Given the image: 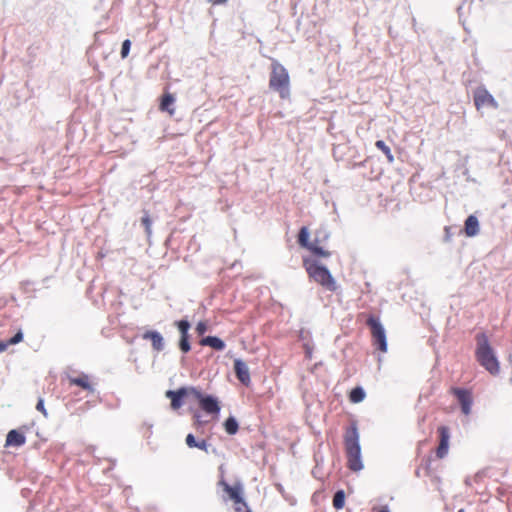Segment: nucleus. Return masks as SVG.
<instances>
[{"instance_id":"f257e3e1","label":"nucleus","mask_w":512,"mask_h":512,"mask_svg":"<svg viewBox=\"0 0 512 512\" xmlns=\"http://www.w3.org/2000/svg\"><path fill=\"white\" fill-rule=\"evenodd\" d=\"M359 432L356 423H353L345 432L344 445L347 457V465L352 471L363 469Z\"/></svg>"},{"instance_id":"f03ea898","label":"nucleus","mask_w":512,"mask_h":512,"mask_svg":"<svg viewBox=\"0 0 512 512\" xmlns=\"http://www.w3.org/2000/svg\"><path fill=\"white\" fill-rule=\"evenodd\" d=\"M476 342L475 354L477 361L490 374L497 375L500 372V365L493 348L489 344L488 337L484 333L478 334Z\"/></svg>"},{"instance_id":"7ed1b4c3","label":"nucleus","mask_w":512,"mask_h":512,"mask_svg":"<svg viewBox=\"0 0 512 512\" xmlns=\"http://www.w3.org/2000/svg\"><path fill=\"white\" fill-rule=\"evenodd\" d=\"M304 266L309 276L317 283L324 286L330 291L336 290V281L331 275L330 271L317 261L311 259H304Z\"/></svg>"},{"instance_id":"20e7f679","label":"nucleus","mask_w":512,"mask_h":512,"mask_svg":"<svg viewBox=\"0 0 512 512\" xmlns=\"http://www.w3.org/2000/svg\"><path fill=\"white\" fill-rule=\"evenodd\" d=\"M270 88L279 92L282 98L289 95V75L286 68L277 61L272 62V72L269 80Z\"/></svg>"},{"instance_id":"39448f33","label":"nucleus","mask_w":512,"mask_h":512,"mask_svg":"<svg viewBox=\"0 0 512 512\" xmlns=\"http://www.w3.org/2000/svg\"><path fill=\"white\" fill-rule=\"evenodd\" d=\"M371 330L374 345L382 352L387 351L386 331L379 318L370 315L366 321Z\"/></svg>"},{"instance_id":"423d86ee","label":"nucleus","mask_w":512,"mask_h":512,"mask_svg":"<svg viewBox=\"0 0 512 512\" xmlns=\"http://www.w3.org/2000/svg\"><path fill=\"white\" fill-rule=\"evenodd\" d=\"M192 398L199 402L200 407L208 414L218 415L220 413L219 401L212 395H204L195 387H190Z\"/></svg>"},{"instance_id":"0eeeda50","label":"nucleus","mask_w":512,"mask_h":512,"mask_svg":"<svg viewBox=\"0 0 512 512\" xmlns=\"http://www.w3.org/2000/svg\"><path fill=\"white\" fill-rule=\"evenodd\" d=\"M218 485L223 488V491L227 494L225 500H232L235 504H241L244 508H247V504L243 499V487L242 484L237 483L234 486L229 485L222 477Z\"/></svg>"},{"instance_id":"6e6552de","label":"nucleus","mask_w":512,"mask_h":512,"mask_svg":"<svg viewBox=\"0 0 512 512\" xmlns=\"http://www.w3.org/2000/svg\"><path fill=\"white\" fill-rule=\"evenodd\" d=\"M453 394L456 396L460 406L461 411L465 415H469L471 413L473 398L472 394L469 390L463 388H453Z\"/></svg>"},{"instance_id":"1a4fd4ad","label":"nucleus","mask_w":512,"mask_h":512,"mask_svg":"<svg viewBox=\"0 0 512 512\" xmlns=\"http://www.w3.org/2000/svg\"><path fill=\"white\" fill-rule=\"evenodd\" d=\"M438 433L440 441L436 450V455L438 458L442 459L448 454L449 451L450 431L448 427L440 426L438 428Z\"/></svg>"},{"instance_id":"9d476101","label":"nucleus","mask_w":512,"mask_h":512,"mask_svg":"<svg viewBox=\"0 0 512 512\" xmlns=\"http://www.w3.org/2000/svg\"><path fill=\"white\" fill-rule=\"evenodd\" d=\"M474 103L477 109L484 106L498 107V103L494 97L486 89H478L474 94Z\"/></svg>"},{"instance_id":"9b49d317","label":"nucleus","mask_w":512,"mask_h":512,"mask_svg":"<svg viewBox=\"0 0 512 512\" xmlns=\"http://www.w3.org/2000/svg\"><path fill=\"white\" fill-rule=\"evenodd\" d=\"M185 396L192 397L190 388H180L176 391L168 390L166 392V397L171 399V407L173 409H178L182 406V400Z\"/></svg>"},{"instance_id":"f8f14e48","label":"nucleus","mask_w":512,"mask_h":512,"mask_svg":"<svg viewBox=\"0 0 512 512\" xmlns=\"http://www.w3.org/2000/svg\"><path fill=\"white\" fill-rule=\"evenodd\" d=\"M234 371L237 379L244 385H249L251 378L247 364L241 359H235Z\"/></svg>"},{"instance_id":"ddd939ff","label":"nucleus","mask_w":512,"mask_h":512,"mask_svg":"<svg viewBox=\"0 0 512 512\" xmlns=\"http://www.w3.org/2000/svg\"><path fill=\"white\" fill-rule=\"evenodd\" d=\"M143 339L150 340L153 349L156 351H162L164 349L163 336L158 331H147L143 334Z\"/></svg>"},{"instance_id":"4468645a","label":"nucleus","mask_w":512,"mask_h":512,"mask_svg":"<svg viewBox=\"0 0 512 512\" xmlns=\"http://www.w3.org/2000/svg\"><path fill=\"white\" fill-rule=\"evenodd\" d=\"M25 436L17 430H11L6 437V446L20 447L25 443Z\"/></svg>"},{"instance_id":"2eb2a0df","label":"nucleus","mask_w":512,"mask_h":512,"mask_svg":"<svg viewBox=\"0 0 512 512\" xmlns=\"http://www.w3.org/2000/svg\"><path fill=\"white\" fill-rule=\"evenodd\" d=\"M479 221L474 215L468 216L465 221V233L469 237H474L479 233Z\"/></svg>"},{"instance_id":"dca6fc26","label":"nucleus","mask_w":512,"mask_h":512,"mask_svg":"<svg viewBox=\"0 0 512 512\" xmlns=\"http://www.w3.org/2000/svg\"><path fill=\"white\" fill-rule=\"evenodd\" d=\"M201 345L209 346L217 351H221L225 348V343L219 337L207 336L201 340Z\"/></svg>"},{"instance_id":"f3484780","label":"nucleus","mask_w":512,"mask_h":512,"mask_svg":"<svg viewBox=\"0 0 512 512\" xmlns=\"http://www.w3.org/2000/svg\"><path fill=\"white\" fill-rule=\"evenodd\" d=\"M69 381L71 384L77 385L85 390H88L91 392L94 390L93 387L91 386V384L89 383V377L86 374H82L79 377H71V378H69Z\"/></svg>"},{"instance_id":"a211bd4d","label":"nucleus","mask_w":512,"mask_h":512,"mask_svg":"<svg viewBox=\"0 0 512 512\" xmlns=\"http://www.w3.org/2000/svg\"><path fill=\"white\" fill-rule=\"evenodd\" d=\"M309 236H310V233H309L308 228L303 226L300 229L299 234H298V243L300 244V246H302L304 248H308L311 246L312 242L309 241Z\"/></svg>"},{"instance_id":"6ab92c4d","label":"nucleus","mask_w":512,"mask_h":512,"mask_svg":"<svg viewBox=\"0 0 512 512\" xmlns=\"http://www.w3.org/2000/svg\"><path fill=\"white\" fill-rule=\"evenodd\" d=\"M224 428H225V431L229 434V435H234L237 433L238 429H239V425H238V422L237 420L235 419V417L233 416H230L228 417L225 422H224Z\"/></svg>"},{"instance_id":"aec40b11","label":"nucleus","mask_w":512,"mask_h":512,"mask_svg":"<svg viewBox=\"0 0 512 512\" xmlns=\"http://www.w3.org/2000/svg\"><path fill=\"white\" fill-rule=\"evenodd\" d=\"M365 398V391L362 387H355L350 392V400L353 403H360Z\"/></svg>"},{"instance_id":"412c9836","label":"nucleus","mask_w":512,"mask_h":512,"mask_svg":"<svg viewBox=\"0 0 512 512\" xmlns=\"http://www.w3.org/2000/svg\"><path fill=\"white\" fill-rule=\"evenodd\" d=\"M345 504V493L343 490H338L333 496V506L339 510L344 507Z\"/></svg>"},{"instance_id":"4be33fe9","label":"nucleus","mask_w":512,"mask_h":512,"mask_svg":"<svg viewBox=\"0 0 512 512\" xmlns=\"http://www.w3.org/2000/svg\"><path fill=\"white\" fill-rule=\"evenodd\" d=\"M175 99L173 95L166 94L163 96L160 107L163 111H167L170 114H173L174 110L170 109L169 107L174 103Z\"/></svg>"},{"instance_id":"5701e85b","label":"nucleus","mask_w":512,"mask_h":512,"mask_svg":"<svg viewBox=\"0 0 512 512\" xmlns=\"http://www.w3.org/2000/svg\"><path fill=\"white\" fill-rule=\"evenodd\" d=\"M376 147L381 150L387 157L389 163H392L394 161V156L391 153V150L388 145L383 140H378L375 143Z\"/></svg>"},{"instance_id":"b1692460","label":"nucleus","mask_w":512,"mask_h":512,"mask_svg":"<svg viewBox=\"0 0 512 512\" xmlns=\"http://www.w3.org/2000/svg\"><path fill=\"white\" fill-rule=\"evenodd\" d=\"M307 249H309L312 253H314L315 255H318V256H321V257H329L330 256V252L329 251H326L324 250L323 248L319 247L316 242H312L311 243V246L308 247Z\"/></svg>"},{"instance_id":"393cba45","label":"nucleus","mask_w":512,"mask_h":512,"mask_svg":"<svg viewBox=\"0 0 512 512\" xmlns=\"http://www.w3.org/2000/svg\"><path fill=\"white\" fill-rule=\"evenodd\" d=\"M176 325L181 333V337H189L188 331L190 329V323L187 320H180L176 322Z\"/></svg>"},{"instance_id":"a878e982","label":"nucleus","mask_w":512,"mask_h":512,"mask_svg":"<svg viewBox=\"0 0 512 512\" xmlns=\"http://www.w3.org/2000/svg\"><path fill=\"white\" fill-rule=\"evenodd\" d=\"M141 222H142V225L145 227V232L147 233L148 236H150L151 232H152V230H151L152 221L147 213L144 214V216L141 219Z\"/></svg>"},{"instance_id":"bb28decb","label":"nucleus","mask_w":512,"mask_h":512,"mask_svg":"<svg viewBox=\"0 0 512 512\" xmlns=\"http://www.w3.org/2000/svg\"><path fill=\"white\" fill-rule=\"evenodd\" d=\"M188 338L189 337H180L179 348L184 353H187L191 349Z\"/></svg>"},{"instance_id":"cd10ccee","label":"nucleus","mask_w":512,"mask_h":512,"mask_svg":"<svg viewBox=\"0 0 512 512\" xmlns=\"http://www.w3.org/2000/svg\"><path fill=\"white\" fill-rule=\"evenodd\" d=\"M130 47H131V41L129 39H126L123 41L122 43V47H121V57L122 58H126L130 52Z\"/></svg>"},{"instance_id":"c85d7f7f","label":"nucleus","mask_w":512,"mask_h":512,"mask_svg":"<svg viewBox=\"0 0 512 512\" xmlns=\"http://www.w3.org/2000/svg\"><path fill=\"white\" fill-rule=\"evenodd\" d=\"M22 339H23V333L21 330H19L13 337L8 339V343H10V345H15V344L21 342Z\"/></svg>"},{"instance_id":"c756f323","label":"nucleus","mask_w":512,"mask_h":512,"mask_svg":"<svg viewBox=\"0 0 512 512\" xmlns=\"http://www.w3.org/2000/svg\"><path fill=\"white\" fill-rule=\"evenodd\" d=\"M185 442L189 448H194L196 447L198 441L195 439L193 434H188L186 436Z\"/></svg>"},{"instance_id":"7c9ffc66","label":"nucleus","mask_w":512,"mask_h":512,"mask_svg":"<svg viewBox=\"0 0 512 512\" xmlns=\"http://www.w3.org/2000/svg\"><path fill=\"white\" fill-rule=\"evenodd\" d=\"M36 409L40 411L45 417L48 416L47 410L44 407V400L42 398L38 399V402L36 404Z\"/></svg>"},{"instance_id":"2f4dec72","label":"nucleus","mask_w":512,"mask_h":512,"mask_svg":"<svg viewBox=\"0 0 512 512\" xmlns=\"http://www.w3.org/2000/svg\"><path fill=\"white\" fill-rule=\"evenodd\" d=\"M207 324L203 321L199 322L196 326V331L199 335H203L207 331Z\"/></svg>"},{"instance_id":"473e14b6","label":"nucleus","mask_w":512,"mask_h":512,"mask_svg":"<svg viewBox=\"0 0 512 512\" xmlns=\"http://www.w3.org/2000/svg\"><path fill=\"white\" fill-rule=\"evenodd\" d=\"M208 447H209V444L205 440H200L197 442V445L195 448H198L200 450L208 452Z\"/></svg>"},{"instance_id":"72a5a7b5","label":"nucleus","mask_w":512,"mask_h":512,"mask_svg":"<svg viewBox=\"0 0 512 512\" xmlns=\"http://www.w3.org/2000/svg\"><path fill=\"white\" fill-rule=\"evenodd\" d=\"M8 346H10V343H8V340L6 341H0V353L4 352Z\"/></svg>"},{"instance_id":"f704fd0d","label":"nucleus","mask_w":512,"mask_h":512,"mask_svg":"<svg viewBox=\"0 0 512 512\" xmlns=\"http://www.w3.org/2000/svg\"><path fill=\"white\" fill-rule=\"evenodd\" d=\"M194 418H195V424H196L197 426H200V425L204 424V422H203V421H202V419H201L200 414L195 413Z\"/></svg>"},{"instance_id":"c9c22d12","label":"nucleus","mask_w":512,"mask_h":512,"mask_svg":"<svg viewBox=\"0 0 512 512\" xmlns=\"http://www.w3.org/2000/svg\"><path fill=\"white\" fill-rule=\"evenodd\" d=\"M213 4L215 5H219V4H224L227 2V0H210Z\"/></svg>"},{"instance_id":"e433bc0d","label":"nucleus","mask_w":512,"mask_h":512,"mask_svg":"<svg viewBox=\"0 0 512 512\" xmlns=\"http://www.w3.org/2000/svg\"><path fill=\"white\" fill-rule=\"evenodd\" d=\"M378 512H390V510H389L388 506H383V507H381V508L379 509V511H378Z\"/></svg>"},{"instance_id":"4c0bfd02","label":"nucleus","mask_w":512,"mask_h":512,"mask_svg":"<svg viewBox=\"0 0 512 512\" xmlns=\"http://www.w3.org/2000/svg\"><path fill=\"white\" fill-rule=\"evenodd\" d=\"M145 425H147V428H148L149 434H151V433H152L151 429H152V426H153V425H152V424H147V423H146Z\"/></svg>"},{"instance_id":"58836bf2","label":"nucleus","mask_w":512,"mask_h":512,"mask_svg":"<svg viewBox=\"0 0 512 512\" xmlns=\"http://www.w3.org/2000/svg\"><path fill=\"white\" fill-rule=\"evenodd\" d=\"M236 512H242V507H236ZM246 512H251L250 510H247Z\"/></svg>"},{"instance_id":"ea45409f","label":"nucleus","mask_w":512,"mask_h":512,"mask_svg":"<svg viewBox=\"0 0 512 512\" xmlns=\"http://www.w3.org/2000/svg\"><path fill=\"white\" fill-rule=\"evenodd\" d=\"M306 353H307V356L311 357V350L308 347L306 348Z\"/></svg>"},{"instance_id":"a19ab883","label":"nucleus","mask_w":512,"mask_h":512,"mask_svg":"<svg viewBox=\"0 0 512 512\" xmlns=\"http://www.w3.org/2000/svg\"><path fill=\"white\" fill-rule=\"evenodd\" d=\"M458 512H465L464 509H459Z\"/></svg>"},{"instance_id":"79ce46f5","label":"nucleus","mask_w":512,"mask_h":512,"mask_svg":"<svg viewBox=\"0 0 512 512\" xmlns=\"http://www.w3.org/2000/svg\"><path fill=\"white\" fill-rule=\"evenodd\" d=\"M458 512H465L464 509H459Z\"/></svg>"},{"instance_id":"37998d69","label":"nucleus","mask_w":512,"mask_h":512,"mask_svg":"<svg viewBox=\"0 0 512 512\" xmlns=\"http://www.w3.org/2000/svg\"><path fill=\"white\" fill-rule=\"evenodd\" d=\"M510 383L512 384V377L510 378Z\"/></svg>"}]
</instances>
